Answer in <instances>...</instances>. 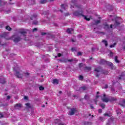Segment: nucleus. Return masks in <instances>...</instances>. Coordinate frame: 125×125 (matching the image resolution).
<instances>
[{
  "label": "nucleus",
  "mask_w": 125,
  "mask_h": 125,
  "mask_svg": "<svg viewBox=\"0 0 125 125\" xmlns=\"http://www.w3.org/2000/svg\"><path fill=\"white\" fill-rule=\"evenodd\" d=\"M83 14V11H81L80 12L76 11L73 13V15H74V16H82L83 17H84V19H85V20H86L87 21H89L90 20V18H87L86 17V16H85Z\"/></svg>",
  "instance_id": "2"
},
{
  "label": "nucleus",
  "mask_w": 125,
  "mask_h": 125,
  "mask_svg": "<svg viewBox=\"0 0 125 125\" xmlns=\"http://www.w3.org/2000/svg\"><path fill=\"white\" fill-rule=\"evenodd\" d=\"M76 3V0H72L70 2V5L73 6V5H75Z\"/></svg>",
  "instance_id": "23"
},
{
  "label": "nucleus",
  "mask_w": 125,
  "mask_h": 125,
  "mask_svg": "<svg viewBox=\"0 0 125 125\" xmlns=\"http://www.w3.org/2000/svg\"><path fill=\"white\" fill-rule=\"evenodd\" d=\"M60 121V119H56L55 121V124H57V123H59L58 125H66L65 124L63 123H59V121Z\"/></svg>",
  "instance_id": "12"
},
{
  "label": "nucleus",
  "mask_w": 125,
  "mask_h": 125,
  "mask_svg": "<svg viewBox=\"0 0 125 125\" xmlns=\"http://www.w3.org/2000/svg\"><path fill=\"white\" fill-rule=\"evenodd\" d=\"M0 118H3V115L1 113H0Z\"/></svg>",
  "instance_id": "48"
},
{
  "label": "nucleus",
  "mask_w": 125,
  "mask_h": 125,
  "mask_svg": "<svg viewBox=\"0 0 125 125\" xmlns=\"http://www.w3.org/2000/svg\"><path fill=\"white\" fill-rule=\"evenodd\" d=\"M27 30L24 29H20L19 30V34H21V35H22V36L24 37V38H25L26 35H27Z\"/></svg>",
  "instance_id": "5"
},
{
  "label": "nucleus",
  "mask_w": 125,
  "mask_h": 125,
  "mask_svg": "<svg viewBox=\"0 0 125 125\" xmlns=\"http://www.w3.org/2000/svg\"><path fill=\"white\" fill-rule=\"evenodd\" d=\"M104 117H110V115L107 113H105L104 114Z\"/></svg>",
  "instance_id": "42"
},
{
  "label": "nucleus",
  "mask_w": 125,
  "mask_h": 125,
  "mask_svg": "<svg viewBox=\"0 0 125 125\" xmlns=\"http://www.w3.org/2000/svg\"><path fill=\"white\" fill-rule=\"evenodd\" d=\"M90 108L91 109H93L94 108L93 106L90 105Z\"/></svg>",
  "instance_id": "59"
},
{
  "label": "nucleus",
  "mask_w": 125,
  "mask_h": 125,
  "mask_svg": "<svg viewBox=\"0 0 125 125\" xmlns=\"http://www.w3.org/2000/svg\"><path fill=\"white\" fill-rule=\"evenodd\" d=\"M85 66V64L83 63H80L79 64V67L80 69H82L83 67L84 68V66Z\"/></svg>",
  "instance_id": "18"
},
{
  "label": "nucleus",
  "mask_w": 125,
  "mask_h": 125,
  "mask_svg": "<svg viewBox=\"0 0 125 125\" xmlns=\"http://www.w3.org/2000/svg\"><path fill=\"white\" fill-rule=\"evenodd\" d=\"M123 104H120V105H121V106H122L123 107H124V106H125V99H124L123 100Z\"/></svg>",
  "instance_id": "33"
},
{
  "label": "nucleus",
  "mask_w": 125,
  "mask_h": 125,
  "mask_svg": "<svg viewBox=\"0 0 125 125\" xmlns=\"http://www.w3.org/2000/svg\"><path fill=\"white\" fill-rule=\"evenodd\" d=\"M47 0H49L50 1H52L53 0H41L40 3H41L42 4H43L44 3H46V2Z\"/></svg>",
  "instance_id": "16"
},
{
  "label": "nucleus",
  "mask_w": 125,
  "mask_h": 125,
  "mask_svg": "<svg viewBox=\"0 0 125 125\" xmlns=\"http://www.w3.org/2000/svg\"><path fill=\"white\" fill-rule=\"evenodd\" d=\"M94 48H92V51H93L94 50Z\"/></svg>",
  "instance_id": "63"
},
{
  "label": "nucleus",
  "mask_w": 125,
  "mask_h": 125,
  "mask_svg": "<svg viewBox=\"0 0 125 125\" xmlns=\"http://www.w3.org/2000/svg\"><path fill=\"white\" fill-rule=\"evenodd\" d=\"M33 24H34V25H38V24H39V22H38V21H33Z\"/></svg>",
  "instance_id": "38"
},
{
  "label": "nucleus",
  "mask_w": 125,
  "mask_h": 125,
  "mask_svg": "<svg viewBox=\"0 0 125 125\" xmlns=\"http://www.w3.org/2000/svg\"><path fill=\"white\" fill-rule=\"evenodd\" d=\"M110 28H111V29H112V28H113V25H110Z\"/></svg>",
  "instance_id": "61"
},
{
  "label": "nucleus",
  "mask_w": 125,
  "mask_h": 125,
  "mask_svg": "<svg viewBox=\"0 0 125 125\" xmlns=\"http://www.w3.org/2000/svg\"><path fill=\"white\" fill-rule=\"evenodd\" d=\"M106 62H107L104 60H101L100 62V64H106Z\"/></svg>",
  "instance_id": "19"
},
{
  "label": "nucleus",
  "mask_w": 125,
  "mask_h": 125,
  "mask_svg": "<svg viewBox=\"0 0 125 125\" xmlns=\"http://www.w3.org/2000/svg\"><path fill=\"white\" fill-rule=\"evenodd\" d=\"M14 71L15 72L17 78H22L23 77V73H22V71L20 70V68L18 67V65H17L14 68Z\"/></svg>",
  "instance_id": "1"
},
{
  "label": "nucleus",
  "mask_w": 125,
  "mask_h": 125,
  "mask_svg": "<svg viewBox=\"0 0 125 125\" xmlns=\"http://www.w3.org/2000/svg\"><path fill=\"white\" fill-rule=\"evenodd\" d=\"M66 7H67V5L66 4L62 5V9H64L65 10V9H66Z\"/></svg>",
  "instance_id": "31"
},
{
  "label": "nucleus",
  "mask_w": 125,
  "mask_h": 125,
  "mask_svg": "<svg viewBox=\"0 0 125 125\" xmlns=\"http://www.w3.org/2000/svg\"><path fill=\"white\" fill-rule=\"evenodd\" d=\"M101 107H102V109H104L105 108V104H101L100 105Z\"/></svg>",
  "instance_id": "36"
},
{
  "label": "nucleus",
  "mask_w": 125,
  "mask_h": 125,
  "mask_svg": "<svg viewBox=\"0 0 125 125\" xmlns=\"http://www.w3.org/2000/svg\"><path fill=\"white\" fill-rule=\"evenodd\" d=\"M76 6L79 9H83V5H77Z\"/></svg>",
  "instance_id": "22"
},
{
  "label": "nucleus",
  "mask_w": 125,
  "mask_h": 125,
  "mask_svg": "<svg viewBox=\"0 0 125 125\" xmlns=\"http://www.w3.org/2000/svg\"><path fill=\"white\" fill-rule=\"evenodd\" d=\"M102 100L103 102H105V103H108L109 102V100L108 98L106 97V95L104 94L103 95V98H102Z\"/></svg>",
  "instance_id": "6"
},
{
  "label": "nucleus",
  "mask_w": 125,
  "mask_h": 125,
  "mask_svg": "<svg viewBox=\"0 0 125 125\" xmlns=\"http://www.w3.org/2000/svg\"><path fill=\"white\" fill-rule=\"evenodd\" d=\"M102 42H103L104 44H105V46H108V42H107V41L102 40Z\"/></svg>",
  "instance_id": "24"
},
{
  "label": "nucleus",
  "mask_w": 125,
  "mask_h": 125,
  "mask_svg": "<svg viewBox=\"0 0 125 125\" xmlns=\"http://www.w3.org/2000/svg\"><path fill=\"white\" fill-rule=\"evenodd\" d=\"M98 112L99 113H102V109H99Z\"/></svg>",
  "instance_id": "52"
},
{
  "label": "nucleus",
  "mask_w": 125,
  "mask_h": 125,
  "mask_svg": "<svg viewBox=\"0 0 125 125\" xmlns=\"http://www.w3.org/2000/svg\"><path fill=\"white\" fill-rule=\"evenodd\" d=\"M115 61L116 63H120V61L118 60V57L117 56L115 57Z\"/></svg>",
  "instance_id": "30"
},
{
  "label": "nucleus",
  "mask_w": 125,
  "mask_h": 125,
  "mask_svg": "<svg viewBox=\"0 0 125 125\" xmlns=\"http://www.w3.org/2000/svg\"><path fill=\"white\" fill-rule=\"evenodd\" d=\"M68 62H73L74 61V60L71 59V60H68L67 61Z\"/></svg>",
  "instance_id": "49"
},
{
  "label": "nucleus",
  "mask_w": 125,
  "mask_h": 125,
  "mask_svg": "<svg viewBox=\"0 0 125 125\" xmlns=\"http://www.w3.org/2000/svg\"><path fill=\"white\" fill-rule=\"evenodd\" d=\"M24 99H25L26 100H27V99H28V97L25 96L24 97Z\"/></svg>",
  "instance_id": "56"
},
{
  "label": "nucleus",
  "mask_w": 125,
  "mask_h": 125,
  "mask_svg": "<svg viewBox=\"0 0 125 125\" xmlns=\"http://www.w3.org/2000/svg\"><path fill=\"white\" fill-rule=\"evenodd\" d=\"M27 2L30 4H35V0H27Z\"/></svg>",
  "instance_id": "13"
},
{
  "label": "nucleus",
  "mask_w": 125,
  "mask_h": 125,
  "mask_svg": "<svg viewBox=\"0 0 125 125\" xmlns=\"http://www.w3.org/2000/svg\"><path fill=\"white\" fill-rule=\"evenodd\" d=\"M100 121H102V122H104L105 119L103 117H100Z\"/></svg>",
  "instance_id": "44"
},
{
  "label": "nucleus",
  "mask_w": 125,
  "mask_h": 125,
  "mask_svg": "<svg viewBox=\"0 0 125 125\" xmlns=\"http://www.w3.org/2000/svg\"><path fill=\"white\" fill-rule=\"evenodd\" d=\"M104 88H108V85L107 84H106L105 87H104Z\"/></svg>",
  "instance_id": "57"
},
{
  "label": "nucleus",
  "mask_w": 125,
  "mask_h": 125,
  "mask_svg": "<svg viewBox=\"0 0 125 125\" xmlns=\"http://www.w3.org/2000/svg\"><path fill=\"white\" fill-rule=\"evenodd\" d=\"M94 71H95V75L96 77L98 78V77L100 76V72H101V68L100 67L96 68H95Z\"/></svg>",
  "instance_id": "4"
},
{
  "label": "nucleus",
  "mask_w": 125,
  "mask_h": 125,
  "mask_svg": "<svg viewBox=\"0 0 125 125\" xmlns=\"http://www.w3.org/2000/svg\"><path fill=\"white\" fill-rule=\"evenodd\" d=\"M72 51H76V48L73 47L71 48Z\"/></svg>",
  "instance_id": "50"
},
{
  "label": "nucleus",
  "mask_w": 125,
  "mask_h": 125,
  "mask_svg": "<svg viewBox=\"0 0 125 125\" xmlns=\"http://www.w3.org/2000/svg\"><path fill=\"white\" fill-rule=\"evenodd\" d=\"M104 28L105 30H108V29H109V28H110V27L109 26V25H108V24H107L106 23H104Z\"/></svg>",
  "instance_id": "17"
},
{
  "label": "nucleus",
  "mask_w": 125,
  "mask_h": 125,
  "mask_svg": "<svg viewBox=\"0 0 125 125\" xmlns=\"http://www.w3.org/2000/svg\"><path fill=\"white\" fill-rule=\"evenodd\" d=\"M39 89H40V90H43V89H44V87H43L42 86H40V87H39Z\"/></svg>",
  "instance_id": "43"
},
{
  "label": "nucleus",
  "mask_w": 125,
  "mask_h": 125,
  "mask_svg": "<svg viewBox=\"0 0 125 125\" xmlns=\"http://www.w3.org/2000/svg\"><path fill=\"white\" fill-rule=\"evenodd\" d=\"M52 83L54 84H58V83H59V82H58V80H57V79L53 80Z\"/></svg>",
  "instance_id": "15"
},
{
  "label": "nucleus",
  "mask_w": 125,
  "mask_h": 125,
  "mask_svg": "<svg viewBox=\"0 0 125 125\" xmlns=\"http://www.w3.org/2000/svg\"><path fill=\"white\" fill-rule=\"evenodd\" d=\"M125 77V73H122L120 76V77L119 78V80H122V79H123V77Z\"/></svg>",
  "instance_id": "28"
},
{
  "label": "nucleus",
  "mask_w": 125,
  "mask_h": 125,
  "mask_svg": "<svg viewBox=\"0 0 125 125\" xmlns=\"http://www.w3.org/2000/svg\"><path fill=\"white\" fill-rule=\"evenodd\" d=\"M38 31V28H34L33 30V32H37Z\"/></svg>",
  "instance_id": "47"
},
{
  "label": "nucleus",
  "mask_w": 125,
  "mask_h": 125,
  "mask_svg": "<svg viewBox=\"0 0 125 125\" xmlns=\"http://www.w3.org/2000/svg\"><path fill=\"white\" fill-rule=\"evenodd\" d=\"M39 121H40V122H41V123H42V118H39Z\"/></svg>",
  "instance_id": "51"
},
{
  "label": "nucleus",
  "mask_w": 125,
  "mask_h": 125,
  "mask_svg": "<svg viewBox=\"0 0 125 125\" xmlns=\"http://www.w3.org/2000/svg\"><path fill=\"white\" fill-rule=\"evenodd\" d=\"M75 112H76V109L75 108H73L70 110V112L69 113V115L71 116L75 114Z\"/></svg>",
  "instance_id": "9"
},
{
  "label": "nucleus",
  "mask_w": 125,
  "mask_h": 125,
  "mask_svg": "<svg viewBox=\"0 0 125 125\" xmlns=\"http://www.w3.org/2000/svg\"><path fill=\"white\" fill-rule=\"evenodd\" d=\"M8 40H12L14 42L17 43L19 42H21V41L22 40V38L17 35H14L11 38L8 39Z\"/></svg>",
  "instance_id": "3"
},
{
  "label": "nucleus",
  "mask_w": 125,
  "mask_h": 125,
  "mask_svg": "<svg viewBox=\"0 0 125 125\" xmlns=\"http://www.w3.org/2000/svg\"><path fill=\"white\" fill-rule=\"evenodd\" d=\"M90 70H91V67H87L85 65V66H84V69L83 70L84 71H90Z\"/></svg>",
  "instance_id": "14"
},
{
  "label": "nucleus",
  "mask_w": 125,
  "mask_h": 125,
  "mask_svg": "<svg viewBox=\"0 0 125 125\" xmlns=\"http://www.w3.org/2000/svg\"><path fill=\"white\" fill-rule=\"evenodd\" d=\"M111 56H113V53H110Z\"/></svg>",
  "instance_id": "62"
},
{
  "label": "nucleus",
  "mask_w": 125,
  "mask_h": 125,
  "mask_svg": "<svg viewBox=\"0 0 125 125\" xmlns=\"http://www.w3.org/2000/svg\"><path fill=\"white\" fill-rule=\"evenodd\" d=\"M67 34H73L74 33V29L73 28H68L66 30Z\"/></svg>",
  "instance_id": "11"
},
{
  "label": "nucleus",
  "mask_w": 125,
  "mask_h": 125,
  "mask_svg": "<svg viewBox=\"0 0 125 125\" xmlns=\"http://www.w3.org/2000/svg\"><path fill=\"white\" fill-rule=\"evenodd\" d=\"M103 74H104V75H107V72H105V71H103Z\"/></svg>",
  "instance_id": "55"
},
{
  "label": "nucleus",
  "mask_w": 125,
  "mask_h": 125,
  "mask_svg": "<svg viewBox=\"0 0 125 125\" xmlns=\"http://www.w3.org/2000/svg\"><path fill=\"white\" fill-rule=\"evenodd\" d=\"M84 99H85V100H87V99H89V97L87 95H85L84 96Z\"/></svg>",
  "instance_id": "37"
},
{
  "label": "nucleus",
  "mask_w": 125,
  "mask_h": 125,
  "mask_svg": "<svg viewBox=\"0 0 125 125\" xmlns=\"http://www.w3.org/2000/svg\"><path fill=\"white\" fill-rule=\"evenodd\" d=\"M25 105L27 107H28V108H31V104H30L26 103L25 104Z\"/></svg>",
  "instance_id": "39"
},
{
  "label": "nucleus",
  "mask_w": 125,
  "mask_h": 125,
  "mask_svg": "<svg viewBox=\"0 0 125 125\" xmlns=\"http://www.w3.org/2000/svg\"><path fill=\"white\" fill-rule=\"evenodd\" d=\"M116 45H117V43H114V44L110 45L109 46V47H110L111 48H113V47H115Z\"/></svg>",
  "instance_id": "29"
},
{
  "label": "nucleus",
  "mask_w": 125,
  "mask_h": 125,
  "mask_svg": "<svg viewBox=\"0 0 125 125\" xmlns=\"http://www.w3.org/2000/svg\"><path fill=\"white\" fill-rule=\"evenodd\" d=\"M115 100H116V98H111L110 99V101H115Z\"/></svg>",
  "instance_id": "45"
},
{
  "label": "nucleus",
  "mask_w": 125,
  "mask_h": 125,
  "mask_svg": "<svg viewBox=\"0 0 125 125\" xmlns=\"http://www.w3.org/2000/svg\"><path fill=\"white\" fill-rule=\"evenodd\" d=\"M14 108L16 110H20L22 108V104H17L14 106Z\"/></svg>",
  "instance_id": "7"
},
{
  "label": "nucleus",
  "mask_w": 125,
  "mask_h": 125,
  "mask_svg": "<svg viewBox=\"0 0 125 125\" xmlns=\"http://www.w3.org/2000/svg\"><path fill=\"white\" fill-rule=\"evenodd\" d=\"M86 89H87V87L85 86H83L79 88V91H80L81 92H83V91L84 90H86Z\"/></svg>",
  "instance_id": "10"
},
{
  "label": "nucleus",
  "mask_w": 125,
  "mask_h": 125,
  "mask_svg": "<svg viewBox=\"0 0 125 125\" xmlns=\"http://www.w3.org/2000/svg\"><path fill=\"white\" fill-rule=\"evenodd\" d=\"M41 35H42V36H45V35H46V33H45V32H42L41 33Z\"/></svg>",
  "instance_id": "46"
},
{
  "label": "nucleus",
  "mask_w": 125,
  "mask_h": 125,
  "mask_svg": "<svg viewBox=\"0 0 125 125\" xmlns=\"http://www.w3.org/2000/svg\"><path fill=\"white\" fill-rule=\"evenodd\" d=\"M71 42H75V40H74V39H72Z\"/></svg>",
  "instance_id": "60"
},
{
  "label": "nucleus",
  "mask_w": 125,
  "mask_h": 125,
  "mask_svg": "<svg viewBox=\"0 0 125 125\" xmlns=\"http://www.w3.org/2000/svg\"><path fill=\"white\" fill-rule=\"evenodd\" d=\"M0 83H5V80L4 78H0Z\"/></svg>",
  "instance_id": "20"
},
{
  "label": "nucleus",
  "mask_w": 125,
  "mask_h": 125,
  "mask_svg": "<svg viewBox=\"0 0 125 125\" xmlns=\"http://www.w3.org/2000/svg\"><path fill=\"white\" fill-rule=\"evenodd\" d=\"M79 80H80L81 81H82V80H83V77L82 75H80L79 76Z\"/></svg>",
  "instance_id": "41"
},
{
  "label": "nucleus",
  "mask_w": 125,
  "mask_h": 125,
  "mask_svg": "<svg viewBox=\"0 0 125 125\" xmlns=\"http://www.w3.org/2000/svg\"><path fill=\"white\" fill-rule=\"evenodd\" d=\"M6 30L11 31V27H9V26H6Z\"/></svg>",
  "instance_id": "34"
},
{
  "label": "nucleus",
  "mask_w": 125,
  "mask_h": 125,
  "mask_svg": "<svg viewBox=\"0 0 125 125\" xmlns=\"http://www.w3.org/2000/svg\"><path fill=\"white\" fill-rule=\"evenodd\" d=\"M100 22H101L100 20L96 21H95V23L94 24V25H98V24H99V23H100Z\"/></svg>",
  "instance_id": "35"
},
{
  "label": "nucleus",
  "mask_w": 125,
  "mask_h": 125,
  "mask_svg": "<svg viewBox=\"0 0 125 125\" xmlns=\"http://www.w3.org/2000/svg\"><path fill=\"white\" fill-rule=\"evenodd\" d=\"M37 15L36 14H33L32 17L30 18L31 20H34V19H36V18H37Z\"/></svg>",
  "instance_id": "21"
},
{
  "label": "nucleus",
  "mask_w": 125,
  "mask_h": 125,
  "mask_svg": "<svg viewBox=\"0 0 125 125\" xmlns=\"http://www.w3.org/2000/svg\"><path fill=\"white\" fill-rule=\"evenodd\" d=\"M6 3H7V2L5 1H1V0H0V4L1 5H3V4H6Z\"/></svg>",
  "instance_id": "25"
},
{
  "label": "nucleus",
  "mask_w": 125,
  "mask_h": 125,
  "mask_svg": "<svg viewBox=\"0 0 125 125\" xmlns=\"http://www.w3.org/2000/svg\"><path fill=\"white\" fill-rule=\"evenodd\" d=\"M61 53H59V54H58V56L59 57H61Z\"/></svg>",
  "instance_id": "54"
},
{
  "label": "nucleus",
  "mask_w": 125,
  "mask_h": 125,
  "mask_svg": "<svg viewBox=\"0 0 125 125\" xmlns=\"http://www.w3.org/2000/svg\"><path fill=\"white\" fill-rule=\"evenodd\" d=\"M105 64H107V65H108V66H110V67H112V66H113V63H112V62H106Z\"/></svg>",
  "instance_id": "27"
},
{
  "label": "nucleus",
  "mask_w": 125,
  "mask_h": 125,
  "mask_svg": "<svg viewBox=\"0 0 125 125\" xmlns=\"http://www.w3.org/2000/svg\"><path fill=\"white\" fill-rule=\"evenodd\" d=\"M47 37H48V38H49L50 39H52V38H54V36L51 34H48Z\"/></svg>",
  "instance_id": "32"
},
{
  "label": "nucleus",
  "mask_w": 125,
  "mask_h": 125,
  "mask_svg": "<svg viewBox=\"0 0 125 125\" xmlns=\"http://www.w3.org/2000/svg\"><path fill=\"white\" fill-rule=\"evenodd\" d=\"M111 91H112V92H114V91H115V89H114V88H112L111 89Z\"/></svg>",
  "instance_id": "58"
},
{
  "label": "nucleus",
  "mask_w": 125,
  "mask_h": 125,
  "mask_svg": "<svg viewBox=\"0 0 125 125\" xmlns=\"http://www.w3.org/2000/svg\"><path fill=\"white\" fill-rule=\"evenodd\" d=\"M122 22V20L121 19V18H119L118 20H116L115 21V25H116V26H119Z\"/></svg>",
  "instance_id": "8"
},
{
  "label": "nucleus",
  "mask_w": 125,
  "mask_h": 125,
  "mask_svg": "<svg viewBox=\"0 0 125 125\" xmlns=\"http://www.w3.org/2000/svg\"><path fill=\"white\" fill-rule=\"evenodd\" d=\"M83 55V53L81 52H78L77 53V56H82Z\"/></svg>",
  "instance_id": "40"
},
{
  "label": "nucleus",
  "mask_w": 125,
  "mask_h": 125,
  "mask_svg": "<svg viewBox=\"0 0 125 125\" xmlns=\"http://www.w3.org/2000/svg\"><path fill=\"white\" fill-rule=\"evenodd\" d=\"M121 112H122V110H121L120 109L118 108L116 110V113H117V115H121Z\"/></svg>",
  "instance_id": "26"
},
{
  "label": "nucleus",
  "mask_w": 125,
  "mask_h": 125,
  "mask_svg": "<svg viewBox=\"0 0 125 125\" xmlns=\"http://www.w3.org/2000/svg\"><path fill=\"white\" fill-rule=\"evenodd\" d=\"M7 99H8V100H9V99H10V96H7Z\"/></svg>",
  "instance_id": "53"
},
{
  "label": "nucleus",
  "mask_w": 125,
  "mask_h": 125,
  "mask_svg": "<svg viewBox=\"0 0 125 125\" xmlns=\"http://www.w3.org/2000/svg\"><path fill=\"white\" fill-rule=\"evenodd\" d=\"M99 97V96H98V95L96 96V98H98Z\"/></svg>",
  "instance_id": "64"
}]
</instances>
